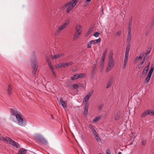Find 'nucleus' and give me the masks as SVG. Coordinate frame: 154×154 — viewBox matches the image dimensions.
I'll use <instances>...</instances> for the list:
<instances>
[{
    "instance_id": "f257e3e1",
    "label": "nucleus",
    "mask_w": 154,
    "mask_h": 154,
    "mask_svg": "<svg viewBox=\"0 0 154 154\" xmlns=\"http://www.w3.org/2000/svg\"><path fill=\"white\" fill-rule=\"evenodd\" d=\"M78 1L79 0H72L62 6L60 9L63 10L67 8L66 12L69 13L76 5Z\"/></svg>"
},
{
    "instance_id": "f03ea898",
    "label": "nucleus",
    "mask_w": 154,
    "mask_h": 154,
    "mask_svg": "<svg viewBox=\"0 0 154 154\" xmlns=\"http://www.w3.org/2000/svg\"><path fill=\"white\" fill-rule=\"evenodd\" d=\"M31 66L33 70L32 71V74L33 75H35L36 72L38 69V62L35 57L32 58L31 60Z\"/></svg>"
},
{
    "instance_id": "7ed1b4c3",
    "label": "nucleus",
    "mask_w": 154,
    "mask_h": 154,
    "mask_svg": "<svg viewBox=\"0 0 154 154\" xmlns=\"http://www.w3.org/2000/svg\"><path fill=\"white\" fill-rule=\"evenodd\" d=\"M18 124L22 126H25L27 124V122L23 119L20 112L15 116Z\"/></svg>"
},
{
    "instance_id": "20e7f679",
    "label": "nucleus",
    "mask_w": 154,
    "mask_h": 154,
    "mask_svg": "<svg viewBox=\"0 0 154 154\" xmlns=\"http://www.w3.org/2000/svg\"><path fill=\"white\" fill-rule=\"evenodd\" d=\"M114 64V60H108L107 66L106 70V72H107L111 69L113 68Z\"/></svg>"
},
{
    "instance_id": "39448f33",
    "label": "nucleus",
    "mask_w": 154,
    "mask_h": 154,
    "mask_svg": "<svg viewBox=\"0 0 154 154\" xmlns=\"http://www.w3.org/2000/svg\"><path fill=\"white\" fill-rule=\"evenodd\" d=\"M66 27L63 24L60 26L58 29H57L55 32V35L56 36H57L60 33L61 31L64 29Z\"/></svg>"
},
{
    "instance_id": "423d86ee",
    "label": "nucleus",
    "mask_w": 154,
    "mask_h": 154,
    "mask_svg": "<svg viewBox=\"0 0 154 154\" xmlns=\"http://www.w3.org/2000/svg\"><path fill=\"white\" fill-rule=\"evenodd\" d=\"M94 92L93 90L89 92L87 95H86L84 98L83 100V102H87L88 101L89 98L91 97V95Z\"/></svg>"
},
{
    "instance_id": "0eeeda50",
    "label": "nucleus",
    "mask_w": 154,
    "mask_h": 154,
    "mask_svg": "<svg viewBox=\"0 0 154 154\" xmlns=\"http://www.w3.org/2000/svg\"><path fill=\"white\" fill-rule=\"evenodd\" d=\"M10 112L12 115L15 116L20 112L19 111H18L16 108L11 109H10Z\"/></svg>"
},
{
    "instance_id": "6e6552de",
    "label": "nucleus",
    "mask_w": 154,
    "mask_h": 154,
    "mask_svg": "<svg viewBox=\"0 0 154 154\" xmlns=\"http://www.w3.org/2000/svg\"><path fill=\"white\" fill-rule=\"evenodd\" d=\"M75 32L78 33L79 34H81L82 32V28L80 25H77L75 26Z\"/></svg>"
},
{
    "instance_id": "1a4fd4ad",
    "label": "nucleus",
    "mask_w": 154,
    "mask_h": 154,
    "mask_svg": "<svg viewBox=\"0 0 154 154\" xmlns=\"http://www.w3.org/2000/svg\"><path fill=\"white\" fill-rule=\"evenodd\" d=\"M9 143L12 145L14 147H16V148H18L20 147V145L17 142L14 141L11 139L9 142Z\"/></svg>"
},
{
    "instance_id": "9d476101",
    "label": "nucleus",
    "mask_w": 154,
    "mask_h": 154,
    "mask_svg": "<svg viewBox=\"0 0 154 154\" xmlns=\"http://www.w3.org/2000/svg\"><path fill=\"white\" fill-rule=\"evenodd\" d=\"M63 53L58 54L54 55H51V57L52 59H56L57 58L60 57L64 55Z\"/></svg>"
},
{
    "instance_id": "9b49d317",
    "label": "nucleus",
    "mask_w": 154,
    "mask_h": 154,
    "mask_svg": "<svg viewBox=\"0 0 154 154\" xmlns=\"http://www.w3.org/2000/svg\"><path fill=\"white\" fill-rule=\"evenodd\" d=\"M58 102L60 105H61L63 108H65L66 107V104L65 102L63 101L61 98H59Z\"/></svg>"
},
{
    "instance_id": "f8f14e48",
    "label": "nucleus",
    "mask_w": 154,
    "mask_h": 154,
    "mask_svg": "<svg viewBox=\"0 0 154 154\" xmlns=\"http://www.w3.org/2000/svg\"><path fill=\"white\" fill-rule=\"evenodd\" d=\"M88 106L89 104L88 103H86L85 105V108H84V113L85 115H87L88 114Z\"/></svg>"
},
{
    "instance_id": "ddd939ff",
    "label": "nucleus",
    "mask_w": 154,
    "mask_h": 154,
    "mask_svg": "<svg viewBox=\"0 0 154 154\" xmlns=\"http://www.w3.org/2000/svg\"><path fill=\"white\" fill-rule=\"evenodd\" d=\"M149 63L147 65L146 67L144 69L143 71L142 72V74L143 75H146L149 70Z\"/></svg>"
},
{
    "instance_id": "4468645a",
    "label": "nucleus",
    "mask_w": 154,
    "mask_h": 154,
    "mask_svg": "<svg viewBox=\"0 0 154 154\" xmlns=\"http://www.w3.org/2000/svg\"><path fill=\"white\" fill-rule=\"evenodd\" d=\"M144 55L143 53H141L139 57H136L135 59V62L136 63L139 60H141L142 57H143Z\"/></svg>"
},
{
    "instance_id": "2eb2a0df",
    "label": "nucleus",
    "mask_w": 154,
    "mask_h": 154,
    "mask_svg": "<svg viewBox=\"0 0 154 154\" xmlns=\"http://www.w3.org/2000/svg\"><path fill=\"white\" fill-rule=\"evenodd\" d=\"M147 115H150L154 116V111L152 109H148L145 111Z\"/></svg>"
},
{
    "instance_id": "dca6fc26",
    "label": "nucleus",
    "mask_w": 154,
    "mask_h": 154,
    "mask_svg": "<svg viewBox=\"0 0 154 154\" xmlns=\"http://www.w3.org/2000/svg\"><path fill=\"white\" fill-rule=\"evenodd\" d=\"M121 113L118 112H117L115 114V120H118L120 118Z\"/></svg>"
},
{
    "instance_id": "f3484780",
    "label": "nucleus",
    "mask_w": 154,
    "mask_h": 154,
    "mask_svg": "<svg viewBox=\"0 0 154 154\" xmlns=\"http://www.w3.org/2000/svg\"><path fill=\"white\" fill-rule=\"evenodd\" d=\"M107 51V49L106 48L105 51H104L101 57V60H102L103 61H104L106 56V55Z\"/></svg>"
},
{
    "instance_id": "a211bd4d",
    "label": "nucleus",
    "mask_w": 154,
    "mask_h": 154,
    "mask_svg": "<svg viewBox=\"0 0 154 154\" xmlns=\"http://www.w3.org/2000/svg\"><path fill=\"white\" fill-rule=\"evenodd\" d=\"M79 78V75L78 74L74 75L73 76H72L70 78V79L72 80H75L76 79H78Z\"/></svg>"
},
{
    "instance_id": "6ab92c4d",
    "label": "nucleus",
    "mask_w": 154,
    "mask_h": 154,
    "mask_svg": "<svg viewBox=\"0 0 154 154\" xmlns=\"http://www.w3.org/2000/svg\"><path fill=\"white\" fill-rule=\"evenodd\" d=\"M112 55L113 51H110L109 55L108 60H113L112 58Z\"/></svg>"
},
{
    "instance_id": "aec40b11",
    "label": "nucleus",
    "mask_w": 154,
    "mask_h": 154,
    "mask_svg": "<svg viewBox=\"0 0 154 154\" xmlns=\"http://www.w3.org/2000/svg\"><path fill=\"white\" fill-rule=\"evenodd\" d=\"M26 150L22 148L20 149L18 152L19 154H26Z\"/></svg>"
},
{
    "instance_id": "412c9836",
    "label": "nucleus",
    "mask_w": 154,
    "mask_h": 154,
    "mask_svg": "<svg viewBox=\"0 0 154 154\" xmlns=\"http://www.w3.org/2000/svg\"><path fill=\"white\" fill-rule=\"evenodd\" d=\"M80 35L81 34H79L78 33H77L75 32L73 37V40L74 41L76 40L79 38Z\"/></svg>"
},
{
    "instance_id": "4be33fe9",
    "label": "nucleus",
    "mask_w": 154,
    "mask_h": 154,
    "mask_svg": "<svg viewBox=\"0 0 154 154\" xmlns=\"http://www.w3.org/2000/svg\"><path fill=\"white\" fill-rule=\"evenodd\" d=\"M48 66H49L50 69H51L52 73L54 75L55 73L54 71V68H53V67L52 65V64L50 62H48Z\"/></svg>"
},
{
    "instance_id": "5701e85b",
    "label": "nucleus",
    "mask_w": 154,
    "mask_h": 154,
    "mask_svg": "<svg viewBox=\"0 0 154 154\" xmlns=\"http://www.w3.org/2000/svg\"><path fill=\"white\" fill-rule=\"evenodd\" d=\"M58 68H64L66 67L65 63H60L57 65Z\"/></svg>"
},
{
    "instance_id": "b1692460",
    "label": "nucleus",
    "mask_w": 154,
    "mask_h": 154,
    "mask_svg": "<svg viewBox=\"0 0 154 154\" xmlns=\"http://www.w3.org/2000/svg\"><path fill=\"white\" fill-rule=\"evenodd\" d=\"M128 59H124V62L122 66V68L123 69H124L125 68L128 63Z\"/></svg>"
},
{
    "instance_id": "393cba45",
    "label": "nucleus",
    "mask_w": 154,
    "mask_h": 154,
    "mask_svg": "<svg viewBox=\"0 0 154 154\" xmlns=\"http://www.w3.org/2000/svg\"><path fill=\"white\" fill-rule=\"evenodd\" d=\"M112 79L109 80L107 83V84L106 86V88H109L112 85Z\"/></svg>"
},
{
    "instance_id": "a878e982",
    "label": "nucleus",
    "mask_w": 154,
    "mask_h": 154,
    "mask_svg": "<svg viewBox=\"0 0 154 154\" xmlns=\"http://www.w3.org/2000/svg\"><path fill=\"white\" fill-rule=\"evenodd\" d=\"M90 128L94 135H96V134H97L96 131L95 130L93 127L91 125Z\"/></svg>"
},
{
    "instance_id": "bb28decb",
    "label": "nucleus",
    "mask_w": 154,
    "mask_h": 154,
    "mask_svg": "<svg viewBox=\"0 0 154 154\" xmlns=\"http://www.w3.org/2000/svg\"><path fill=\"white\" fill-rule=\"evenodd\" d=\"M70 21V19L68 18L66 19L64 22L63 24L66 27L69 23Z\"/></svg>"
},
{
    "instance_id": "cd10ccee",
    "label": "nucleus",
    "mask_w": 154,
    "mask_h": 154,
    "mask_svg": "<svg viewBox=\"0 0 154 154\" xmlns=\"http://www.w3.org/2000/svg\"><path fill=\"white\" fill-rule=\"evenodd\" d=\"M151 75H149L148 74L147 76L146 77L145 80V82L148 83L149 82Z\"/></svg>"
},
{
    "instance_id": "c85d7f7f",
    "label": "nucleus",
    "mask_w": 154,
    "mask_h": 154,
    "mask_svg": "<svg viewBox=\"0 0 154 154\" xmlns=\"http://www.w3.org/2000/svg\"><path fill=\"white\" fill-rule=\"evenodd\" d=\"M2 139H3L5 141L8 142H9L10 140H11V139L7 137H2Z\"/></svg>"
},
{
    "instance_id": "c756f323",
    "label": "nucleus",
    "mask_w": 154,
    "mask_h": 154,
    "mask_svg": "<svg viewBox=\"0 0 154 154\" xmlns=\"http://www.w3.org/2000/svg\"><path fill=\"white\" fill-rule=\"evenodd\" d=\"M94 137L96 139V140L98 141V142H101V140L100 138L97 135V134H96V135H94Z\"/></svg>"
},
{
    "instance_id": "7c9ffc66",
    "label": "nucleus",
    "mask_w": 154,
    "mask_h": 154,
    "mask_svg": "<svg viewBox=\"0 0 154 154\" xmlns=\"http://www.w3.org/2000/svg\"><path fill=\"white\" fill-rule=\"evenodd\" d=\"M103 105L104 104L102 103L98 104L97 106L98 109L100 110H101Z\"/></svg>"
},
{
    "instance_id": "2f4dec72",
    "label": "nucleus",
    "mask_w": 154,
    "mask_h": 154,
    "mask_svg": "<svg viewBox=\"0 0 154 154\" xmlns=\"http://www.w3.org/2000/svg\"><path fill=\"white\" fill-rule=\"evenodd\" d=\"M130 44L129 43H128L127 45L126 50H125V52H129V50L130 48Z\"/></svg>"
},
{
    "instance_id": "473e14b6",
    "label": "nucleus",
    "mask_w": 154,
    "mask_h": 154,
    "mask_svg": "<svg viewBox=\"0 0 154 154\" xmlns=\"http://www.w3.org/2000/svg\"><path fill=\"white\" fill-rule=\"evenodd\" d=\"M100 117H97L96 118H94L93 120V122H94V123H96V122H97L99 120V119H100Z\"/></svg>"
},
{
    "instance_id": "72a5a7b5",
    "label": "nucleus",
    "mask_w": 154,
    "mask_h": 154,
    "mask_svg": "<svg viewBox=\"0 0 154 154\" xmlns=\"http://www.w3.org/2000/svg\"><path fill=\"white\" fill-rule=\"evenodd\" d=\"M129 52H125V56L124 59H128V58Z\"/></svg>"
},
{
    "instance_id": "f704fd0d",
    "label": "nucleus",
    "mask_w": 154,
    "mask_h": 154,
    "mask_svg": "<svg viewBox=\"0 0 154 154\" xmlns=\"http://www.w3.org/2000/svg\"><path fill=\"white\" fill-rule=\"evenodd\" d=\"M91 0H85V2L84 4V6H86L88 5V3L90 2Z\"/></svg>"
},
{
    "instance_id": "c9c22d12",
    "label": "nucleus",
    "mask_w": 154,
    "mask_h": 154,
    "mask_svg": "<svg viewBox=\"0 0 154 154\" xmlns=\"http://www.w3.org/2000/svg\"><path fill=\"white\" fill-rule=\"evenodd\" d=\"M79 78H83L85 77V74L84 73H80L78 74Z\"/></svg>"
},
{
    "instance_id": "e433bc0d",
    "label": "nucleus",
    "mask_w": 154,
    "mask_h": 154,
    "mask_svg": "<svg viewBox=\"0 0 154 154\" xmlns=\"http://www.w3.org/2000/svg\"><path fill=\"white\" fill-rule=\"evenodd\" d=\"M66 63V66H70L72 65L73 63L72 62H68V63Z\"/></svg>"
},
{
    "instance_id": "4c0bfd02",
    "label": "nucleus",
    "mask_w": 154,
    "mask_h": 154,
    "mask_svg": "<svg viewBox=\"0 0 154 154\" xmlns=\"http://www.w3.org/2000/svg\"><path fill=\"white\" fill-rule=\"evenodd\" d=\"M122 31L121 30H119L116 33V35H117V36H119L122 34Z\"/></svg>"
},
{
    "instance_id": "58836bf2",
    "label": "nucleus",
    "mask_w": 154,
    "mask_h": 154,
    "mask_svg": "<svg viewBox=\"0 0 154 154\" xmlns=\"http://www.w3.org/2000/svg\"><path fill=\"white\" fill-rule=\"evenodd\" d=\"M100 35V33L98 32H96L94 33L93 35L95 37H98L99 35Z\"/></svg>"
},
{
    "instance_id": "ea45409f",
    "label": "nucleus",
    "mask_w": 154,
    "mask_h": 154,
    "mask_svg": "<svg viewBox=\"0 0 154 154\" xmlns=\"http://www.w3.org/2000/svg\"><path fill=\"white\" fill-rule=\"evenodd\" d=\"M92 42L91 41H90L88 44H87V48H91L92 46Z\"/></svg>"
},
{
    "instance_id": "a19ab883",
    "label": "nucleus",
    "mask_w": 154,
    "mask_h": 154,
    "mask_svg": "<svg viewBox=\"0 0 154 154\" xmlns=\"http://www.w3.org/2000/svg\"><path fill=\"white\" fill-rule=\"evenodd\" d=\"M154 68H152V67H151V68L149 70V72L148 73V74H149V75H152V72H153V69Z\"/></svg>"
},
{
    "instance_id": "79ce46f5",
    "label": "nucleus",
    "mask_w": 154,
    "mask_h": 154,
    "mask_svg": "<svg viewBox=\"0 0 154 154\" xmlns=\"http://www.w3.org/2000/svg\"><path fill=\"white\" fill-rule=\"evenodd\" d=\"M12 89L11 87L10 86H9L8 87V91L9 94H10V93H11V92L12 91Z\"/></svg>"
},
{
    "instance_id": "37998d69",
    "label": "nucleus",
    "mask_w": 154,
    "mask_h": 154,
    "mask_svg": "<svg viewBox=\"0 0 154 154\" xmlns=\"http://www.w3.org/2000/svg\"><path fill=\"white\" fill-rule=\"evenodd\" d=\"M147 116V114H146V113L145 112V111L141 115V117H143Z\"/></svg>"
},
{
    "instance_id": "c03bdc74",
    "label": "nucleus",
    "mask_w": 154,
    "mask_h": 154,
    "mask_svg": "<svg viewBox=\"0 0 154 154\" xmlns=\"http://www.w3.org/2000/svg\"><path fill=\"white\" fill-rule=\"evenodd\" d=\"M131 37H127V42L128 43H129L131 42Z\"/></svg>"
},
{
    "instance_id": "a18cd8bd",
    "label": "nucleus",
    "mask_w": 154,
    "mask_h": 154,
    "mask_svg": "<svg viewBox=\"0 0 154 154\" xmlns=\"http://www.w3.org/2000/svg\"><path fill=\"white\" fill-rule=\"evenodd\" d=\"M131 136L133 138V139L134 140V139L136 137V135H135V133L134 132L132 133L131 134Z\"/></svg>"
},
{
    "instance_id": "49530a36",
    "label": "nucleus",
    "mask_w": 154,
    "mask_h": 154,
    "mask_svg": "<svg viewBox=\"0 0 154 154\" xmlns=\"http://www.w3.org/2000/svg\"><path fill=\"white\" fill-rule=\"evenodd\" d=\"M72 88L73 89H77L78 88V85L77 84L75 85H72Z\"/></svg>"
},
{
    "instance_id": "de8ad7c7",
    "label": "nucleus",
    "mask_w": 154,
    "mask_h": 154,
    "mask_svg": "<svg viewBox=\"0 0 154 154\" xmlns=\"http://www.w3.org/2000/svg\"><path fill=\"white\" fill-rule=\"evenodd\" d=\"M95 69H96V67H93V70L92 71V73L93 74H95Z\"/></svg>"
},
{
    "instance_id": "09e8293b",
    "label": "nucleus",
    "mask_w": 154,
    "mask_h": 154,
    "mask_svg": "<svg viewBox=\"0 0 154 154\" xmlns=\"http://www.w3.org/2000/svg\"><path fill=\"white\" fill-rule=\"evenodd\" d=\"M96 41V43H98L100 42L101 41V39L100 38H99L98 39L95 40Z\"/></svg>"
},
{
    "instance_id": "8fccbe9b",
    "label": "nucleus",
    "mask_w": 154,
    "mask_h": 154,
    "mask_svg": "<svg viewBox=\"0 0 154 154\" xmlns=\"http://www.w3.org/2000/svg\"><path fill=\"white\" fill-rule=\"evenodd\" d=\"M143 66V65H142L140 64H139L138 66V69H140L142 68Z\"/></svg>"
},
{
    "instance_id": "3c124183",
    "label": "nucleus",
    "mask_w": 154,
    "mask_h": 154,
    "mask_svg": "<svg viewBox=\"0 0 154 154\" xmlns=\"http://www.w3.org/2000/svg\"><path fill=\"white\" fill-rule=\"evenodd\" d=\"M145 57H144L143 61L140 62V64L142 65H143V63L145 61Z\"/></svg>"
},
{
    "instance_id": "603ef678",
    "label": "nucleus",
    "mask_w": 154,
    "mask_h": 154,
    "mask_svg": "<svg viewBox=\"0 0 154 154\" xmlns=\"http://www.w3.org/2000/svg\"><path fill=\"white\" fill-rule=\"evenodd\" d=\"M131 27H128V32L131 33Z\"/></svg>"
},
{
    "instance_id": "864d4df0",
    "label": "nucleus",
    "mask_w": 154,
    "mask_h": 154,
    "mask_svg": "<svg viewBox=\"0 0 154 154\" xmlns=\"http://www.w3.org/2000/svg\"><path fill=\"white\" fill-rule=\"evenodd\" d=\"M106 154H111L110 152L109 149H107L106 151Z\"/></svg>"
},
{
    "instance_id": "5fc2aeb1",
    "label": "nucleus",
    "mask_w": 154,
    "mask_h": 154,
    "mask_svg": "<svg viewBox=\"0 0 154 154\" xmlns=\"http://www.w3.org/2000/svg\"><path fill=\"white\" fill-rule=\"evenodd\" d=\"M91 41L92 44H97L95 40H91Z\"/></svg>"
},
{
    "instance_id": "6e6d98bb",
    "label": "nucleus",
    "mask_w": 154,
    "mask_h": 154,
    "mask_svg": "<svg viewBox=\"0 0 154 154\" xmlns=\"http://www.w3.org/2000/svg\"><path fill=\"white\" fill-rule=\"evenodd\" d=\"M92 29H90L88 30V33H89L90 34L92 32Z\"/></svg>"
},
{
    "instance_id": "4d7b16f0",
    "label": "nucleus",
    "mask_w": 154,
    "mask_h": 154,
    "mask_svg": "<svg viewBox=\"0 0 154 154\" xmlns=\"http://www.w3.org/2000/svg\"><path fill=\"white\" fill-rule=\"evenodd\" d=\"M127 37H131V33L128 32V35Z\"/></svg>"
},
{
    "instance_id": "13d9d810",
    "label": "nucleus",
    "mask_w": 154,
    "mask_h": 154,
    "mask_svg": "<svg viewBox=\"0 0 154 154\" xmlns=\"http://www.w3.org/2000/svg\"><path fill=\"white\" fill-rule=\"evenodd\" d=\"M90 34L87 32L85 34V36L87 37Z\"/></svg>"
},
{
    "instance_id": "bf43d9fd",
    "label": "nucleus",
    "mask_w": 154,
    "mask_h": 154,
    "mask_svg": "<svg viewBox=\"0 0 154 154\" xmlns=\"http://www.w3.org/2000/svg\"><path fill=\"white\" fill-rule=\"evenodd\" d=\"M132 17H131L129 21V23H132Z\"/></svg>"
},
{
    "instance_id": "052dcab7",
    "label": "nucleus",
    "mask_w": 154,
    "mask_h": 154,
    "mask_svg": "<svg viewBox=\"0 0 154 154\" xmlns=\"http://www.w3.org/2000/svg\"><path fill=\"white\" fill-rule=\"evenodd\" d=\"M104 64V61H103L102 60H101V65L103 66Z\"/></svg>"
},
{
    "instance_id": "680f3d73",
    "label": "nucleus",
    "mask_w": 154,
    "mask_h": 154,
    "mask_svg": "<svg viewBox=\"0 0 154 154\" xmlns=\"http://www.w3.org/2000/svg\"><path fill=\"white\" fill-rule=\"evenodd\" d=\"M131 26H132V23H129L128 27H131Z\"/></svg>"
},
{
    "instance_id": "e2e57ef3",
    "label": "nucleus",
    "mask_w": 154,
    "mask_h": 154,
    "mask_svg": "<svg viewBox=\"0 0 154 154\" xmlns=\"http://www.w3.org/2000/svg\"><path fill=\"white\" fill-rule=\"evenodd\" d=\"M150 51H147L146 53V55H147V54H149L150 53Z\"/></svg>"
},
{
    "instance_id": "0e129e2a",
    "label": "nucleus",
    "mask_w": 154,
    "mask_h": 154,
    "mask_svg": "<svg viewBox=\"0 0 154 154\" xmlns=\"http://www.w3.org/2000/svg\"><path fill=\"white\" fill-rule=\"evenodd\" d=\"M80 85L81 86V87H82V88H84V87H85L84 85L83 84H81Z\"/></svg>"
},
{
    "instance_id": "69168bd1",
    "label": "nucleus",
    "mask_w": 154,
    "mask_h": 154,
    "mask_svg": "<svg viewBox=\"0 0 154 154\" xmlns=\"http://www.w3.org/2000/svg\"><path fill=\"white\" fill-rule=\"evenodd\" d=\"M42 140L45 143H47V142L46 140H45L44 139H42Z\"/></svg>"
},
{
    "instance_id": "338daca9",
    "label": "nucleus",
    "mask_w": 154,
    "mask_h": 154,
    "mask_svg": "<svg viewBox=\"0 0 154 154\" xmlns=\"http://www.w3.org/2000/svg\"><path fill=\"white\" fill-rule=\"evenodd\" d=\"M134 139H133V140H132L131 141V144H130V145H131L132 144V143H133V142H134Z\"/></svg>"
},
{
    "instance_id": "774afa93",
    "label": "nucleus",
    "mask_w": 154,
    "mask_h": 154,
    "mask_svg": "<svg viewBox=\"0 0 154 154\" xmlns=\"http://www.w3.org/2000/svg\"><path fill=\"white\" fill-rule=\"evenodd\" d=\"M118 154H121V152H119V153H118Z\"/></svg>"
}]
</instances>
